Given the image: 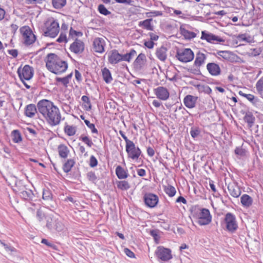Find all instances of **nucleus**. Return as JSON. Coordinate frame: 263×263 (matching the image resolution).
<instances>
[{
  "label": "nucleus",
  "instance_id": "e2e57ef3",
  "mask_svg": "<svg viewBox=\"0 0 263 263\" xmlns=\"http://www.w3.org/2000/svg\"><path fill=\"white\" fill-rule=\"evenodd\" d=\"M132 56V51H130L128 53L121 55L122 60L121 61H129Z\"/></svg>",
  "mask_w": 263,
  "mask_h": 263
},
{
  "label": "nucleus",
  "instance_id": "473e14b6",
  "mask_svg": "<svg viewBox=\"0 0 263 263\" xmlns=\"http://www.w3.org/2000/svg\"><path fill=\"white\" fill-rule=\"evenodd\" d=\"M77 128L73 125L66 124L64 127V132L68 136H72L76 134Z\"/></svg>",
  "mask_w": 263,
  "mask_h": 263
},
{
  "label": "nucleus",
  "instance_id": "603ef678",
  "mask_svg": "<svg viewBox=\"0 0 263 263\" xmlns=\"http://www.w3.org/2000/svg\"><path fill=\"white\" fill-rule=\"evenodd\" d=\"M141 154V151L139 148H136L133 143V159L138 158Z\"/></svg>",
  "mask_w": 263,
  "mask_h": 263
},
{
  "label": "nucleus",
  "instance_id": "864d4df0",
  "mask_svg": "<svg viewBox=\"0 0 263 263\" xmlns=\"http://www.w3.org/2000/svg\"><path fill=\"white\" fill-rule=\"evenodd\" d=\"M0 243L3 245V246H4L7 251L11 252H14L16 251V249L13 247L8 245L7 244L2 242L1 240Z\"/></svg>",
  "mask_w": 263,
  "mask_h": 263
},
{
  "label": "nucleus",
  "instance_id": "4d7b16f0",
  "mask_svg": "<svg viewBox=\"0 0 263 263\" xmlns=\"http://www.w3.org/2000/svg\"><path fill=\"white\" fill-rule=\"evenodd\" d=\"M87 176L88 180L92 182H95L97 179V177L95 173L92 172H88L87 174Z\"/></svg>",
  "mask_w": 263,
  "mask_h": 263
},
{
  "label": "nucleus",
  "instance_id": "8fccbe9b",
  "mask_svg": "<svg viewBox=\"0 0 263 263\" xmlns=\"http://www.w3.org/2000/svg\"><path fill=\"white\" fill-rule=\"evenodd\" d=\"M57 41L59 43H66L67 42V39L66 33L61 31L60 36L57 39Z\"/></svg>",
  "mask_w": 263,
  "mask_h": 263
},
{
  "label": "nucleus",
  "instance_id": "39448f33",
  "mask_svg": "<svg viewBox=\"0 0 263 263\" xmlns=\"http://www.w3.org/2000/svg\"><path fill=\"white\" fill-rule=\"evenodd\" d=\"M176 58L182 63L192 61L194 58V53L190 48H182L177 50Z\"/></svg>",
  "mask_w": 263,
  "mask_h": 263
},
{
  "label": "nucleus",
  "instance_id": "6ab92c4d",
  "mask_svg": "<svg viewBox=\"0 0 263 263\" xmlns=\"http://www.w3.org/2000/svg\"><path fill=\"white\" fill-rule=\"evenodd\" d=\"M84 49L83 42L79 40H76L70 46V50L74 53H81Z\"/></svg>",
  "mask_w": 263,
  "mask_h": 263
},
{
  "label": "nucleus",
  "instance_id": "2eb2a0df",
  "mask_svg": "<svg viewBox=\"0 0 263 263\" xmlns=\"http://www.w3.org/2000/svg\"><path fill=\"white\" fill-rule=\"evenodd\" d=\"M105 40L103 38L96 37L93 42V50L95 52L102 53L104 51Z\"/></svg>",
  "mask_w": 263,
  "mask_h": 263
},
{
  "label": "nucleus",
  "instance_id": "412c9836",
  "mask_svg": "<svg viewBox=\"0 0 263 263\" xmlns=\"http://www.w3.org/2000/svg\"><path fill=\"white\" fill-rule=\"evenodd\" d=\"M108 61L110 64H117L122 60L121 54L118 51L114 50L108 53Z\"/></svg>",
  "mask_w": 263,
  "mask_h": 263
},
{
  "label": "nucleus",
  "instance_id": "37998d69",
  "mask_svg": "<svg viewBox=\"0 0 263 263\" xmlns=\"http://www.w3.org/2000/svg\"><path fill=\"white\" fill-rule=\"evenodd\" d=\"M238 94L246 99H247L248 101L251 102H254V99L255 98V96L252 94H247L243 92L242 91H239L238 92Z\"/></svg>",
  "mask_w": 263,
  "mask_h": 263
},
{
  "label": "nucleus",
  "instance_id": "5fc2aeb1",
  "mask_svg": "<svg viewBox=\"0 0 263 263\" xmlns=\"http://www.w3.org/2000/svg\"><path fill=\"white\" fill-rule=\"evenodd\" d=\"M190 134L192 138H195L199 135L200 130L198 128H192Z\"/></svg>",
  "mask_w": 263,
  "mask_h": 263
},
{
  "label": "nucleus",
  "instance_id": "9b49d317",
  "mask_svg": "<svg viewBox=\"0 0 263 263\" xmlns=\"http://www.w3.org/2000/svg\"><path fill=\"white\" fill-rule=\"evenodd\" d=\"M171 250L163 246H159L156 251V254L158 258L163 261H168L172 258Z\"/></svg>",
  "mask_w": 263,
  "mask_h": 263
},
{
  "label": "nucleus",
  "instance_id": "58836bf2",
  "mask_svg": "<svg viewBox=\"0 0 263 263\" xmlns=\"http://www.w3.org/2000/svg\"><path fill=\"white\" fill-rule=\"evenodd\" d=\"M66 3V0H52V5L56 9L62 8L65 5Z\"/></svg>",
  "mask_w": 263,
  "mask_h": 263
},
{
  "label": "nucleus",
  "instance_id": "69168bd1",
  "mask_svg": "<svg viewBox=\"0 0 263 263\" xmlns=\"http://www.w3.org/2000/svg\"><path fill=\"white\" fill-rule=\"evenodd\" d=\"M147 153L148 155L150 157H153L155 155V151L151 147H148L147 148Z\"/></svg>",
  "mask_w": 263,
  "mask_h": 263
},
{
  "label": "nucleus",
  "instance_id": "3c124183",
  "mask_svg": "<svg viewBox=\"0 0 263 263\" xmlns=\"http://www.w3.org/2000/svg\"><path fill=\"white\" fill-rule=\"evenodd\" d=\"M52 198V194L48 190H44L43 192V199L44 200H49Z\"/></svg>",
  "mask_w": 263,
  "mask_h": 263
},
{
  "label": "nucleus",
  "instance_id": "f257e3e1",
  "mask_svg": "<svg viewBox=\"0 0 263 263\" xmlns=\"http://www.w3.org/2000/svg\"><path fill=\"white\" fill-rule=\"evenodd\" d=\"M37 108L50 125L54 126L60 123L61 115L60 110L53 102L46 99L42 100L37 103Z\"/></svg>",
  "mask_w": 263,
  "mask_h": 263
},
{
  "label": "nucleus",
  "instance_id": "c85d7f7f",
  "mask_svg": "<svg viewBox=\"0 0 263 263\" xmlns=\"http://www.w3.org/2000/svg\"><path fill=\"white\" fill-rule=\"evenodd\" d=\"M180 33L186 40H191L196 37V33L184 28L180 27Z\"/></svg>",
  "mask_w": 263,
  "mask_h": 263
},
{
  "label": "nucleus",
  "instance_id": "ea45409f",
  "mask_svg": "<svg viewBox=\"0 0 263 263\" xmlns=\"http://www.w3.org/2000/svg\"><path fill=\"white\" fill-rule=\"evenodd\" d=\"M256 88L260 95H263V76L261 77L256 84Z\"/></svg>",
  "mask_w": 263,
  "mask_h": 263
},
{
  "label": "nucleus",
  "instance_id": "b1692460",
  "mask_svg": "<svg viewBox=\"0 0 263 263\" xmlns=\"http://www.w3.org/2000/svg\"><path fill=\"white\" fill-rule=\"evenodd\" d=\"M252 198L248 194H243L240 197V202L243 207L250 208L253 204Z\"/></svg>",
  "mask_w": 263,
  "mask_h": 263
},
{
  "label": "nucleus",
  "instance_id": "6e6552de",
  "mask_svg": "<svg viewBox=\"0 0 263 263\" xmlns=\"http://www.w3.org/2000/svg\"><path fill=\"white\" fill-rule=\"evenodd\" d=\"M200 39L213 44L224 42V40L221 37L206 30L201 31Z\"/></svg>",
  "mask_w": 263,
  "mask_h": 263
},
{
  "label": "nucleus",
  "instance_id": "393cba45",
  "mask_svg": "<svg viewBox=\"0 0 263 263\" xmlns=\"http://www.w3.org/2000/svg\"><path fill=\"white\" fill-rule=\"evenodd\" d=\"M37 113L36 106L33 104L27 105L25 107V115L29 118H33Z\"/></svg>",
  "mask_w": 263,
  "mask_h": 263
},
{
  "label": "nucleus",
  "instance_id": "9d476101",
  "mask_svg": "<svg viewBox=\"0 0 263 263\" xmlns=\"http://www.w3.org/2000/svg\"><path fill=\"white\" fill-rule=\"evenodd\" d=\"M17 72L22 81L29 80L33 76V69L28 65H25L23 68H18Z\"/></svg>",
  "mask_w": 263,
  "mask_h": 263
},
{
  "label": "nucleus",
  "instance_id": "4468645a",
  "mask_svg": "<svg viewBox=\"0 0 263 263\" xmlns=\"http://www.w3.org/2000/svg\"><path fill=\"white\" fill-rule=\"evenodd\" d=\"M206 67L209 74L213 77L218 76L221 73V68L217 63L214 62L208 63Z\"/></svg>",
  "mask_w": 263,
  "mask_h": 263
},
{
  "label": "nucleus",
  "instance_id": "0e129e2a",
  "mask_svg": "<svg viewBox=\"0 0 263 263\" xmlns=\"http://www.w3.org/2000/svg\"><path fill=\"white\" fill-rule=\"evenodd\" d=\"M8 52L9 53V54L11 55L13 57V58H16L18 55V51L16 49L9 50H8Z\"/></svg>",
  "mask_w": 263,
  "mask_h": 263
},
{
  "label": "nucleus",
  "instance_id": "ddd939ff",
  "mask_svg": "<svg viewBox=\"0 0 263 263\" xmlns=\"http://www.w3.org/2000/svg\"><path fill=\"white\" fill-rule=\"evenodd\" d=\"M154 92L157 98L161 100H167L170 97L168 90L163 86H159L154 89Z\"/></svg>",
  "mask_w": 263,
  "mask_h": 263
},
{
  "label": "nucleus",
  "instance_id": "bf43d9fd",
  "mask_svg": "<svg viewBox=\"0 0 263 263\" xmlns=\"http://www.w3.org/2000/svg\"><path fill=\"white\" fill-rule=\"evenodd\" d=\"M146 14L148 17L157 16L162 15V13L161 11H152V12H147L146 13Z\"/></svg>",
  "mask_w": 263,
  "mask_h": 263
},
{
  "label": "nucleus",
  "instance_id": "a19ab883",
  "mask_svg": "<svg viewBox=\"0 0 263 263\" xmlns=\"http://www.w3.org/2000/svg\"><path fill=\"white\" fill-rule=\"evenodd\" d=\"M122 136L126 142V149L129 156L130 157V155H132V141L129 140L123 134H122Z\"/></svg>",
  "mask_w": 263,
  "mask_h": 263
},
{
  "label": "nucleus",
  "instance_id": "0eeeda50",
  "mask_svg": "<svg viewBox=\"0 0 263 263\" xmlns=\"http://www.w3.org/2000/svg\"><path fill=\"white\" fill-rule=\"evenodd\" d=\"M224 221L226 223V229L229 232L233 233L237 230L238 227L236 217L232 213H227Z\"/></svg>",
  "mask_w": 263,
  "mask_h": 263
},
{
  "label": "nucleus",
  "instance_id": "423d86ee",
  "mask_svg": "<svg viewBox=\"0 0 263 263\" xmlns=\"http://www.w3.org/2000/svg\"><path fill=\"white\" fill-rule=\"evenodd\" d=\"M22 35L23 43L26 45L33 44L36 40V37L29 27L25 26L20 28Z\"/></svg>",
  "mask_w": 263,
  "mask_h": 263
},
{
  "label": "nucleus",
  "instance_id": "4be33fe9",
  "mask_svg": "<svg viewBox=\"0 0 263 263\" xmlns=\"http://www.w3.org/2000/svg\"><path fill=\"white\" fill-rule=\"evenodd\" d=\"M167 49L164 46L158 48L156 51V57L161 61L164 62L167 59Z\"/></svg>",
  "mask_w": 263,
  "mask_h": 263
},
{
  "label": "nucleus",
  "instance_id": "cd10ccee",
  "mask_svg": "<svg viewBox=\"0 0 263 263\" xmlns=\"http://www.w3.org/2000/svg\"><path fill=\"white\" fill-rule=\"evenodd\" d=\"M235 44H237L238 43L241 42H245L246 43H250L251 42V37L250 35L245 34H239L237 35H235Z\"/></svg>",
  "mask_w": 263,
  "mask_h": 263
},
{
  "label": "nucleus",
  "instance_id": "7c9ffc66",
  "mask_svg": "<svg viewBox=\"0 0 263 263\" xmlns=\"http://www.w3.org/2000/svg\"><path fill=\"white\" fill-rule=\"evenodd\" d=\"M152 21V19H146L143 21H140L139 23V25L140 26H142L143 28L147 30L152 31L154 29L153 26L151 24V22Z\"/></svg>",
  "mask_w": 263,
  "mask_h": 263
},
{
  "label": "nucleus",
  "instance_id": "7ed1b4c3",
  "mask_svg": "<svg viewBox=\"0 0 263 263\" xmlns=\"http://www.w3.org/2000/svg\"><path fill=\"white\" fill-rule=\"evenodd\" d=\"M44 34L46 36L55 37L59 32V24L54 18L50 17L45 23Z\"/></svg>",
  "mask_w": 263,
  "mask_h": 263
},
{
  "label": "nucleus",
  "instance_id": "aec40b11",
  "mask_svg": "<svg viewBox=\"0 0 263 263\" xmlns=\"http://www.w3.org/2000/svg\"><path fill=\"white\" fill-rule=\"evenodd\" d=\"M146 63V58L144 54L140 53L134 62V68L137 70L141 69Z\"/></svg>",
  "mask_w": 263,
  "mask_h": 263
},
{
  "label": "nucleus",
  "instance_id": "a878e982",
  "mask_svg": "<svg viewBox=\"0 0 263 263\" xmlns=\"http://www.w3.org/2000/svg\"><path fill=\"white\" fill-rule=\"evenodd\" d=\"M217 56L221 57L223 60L230 61L235 56L232 52L227 50H219L216 53Z\"/></svg>",
  "mask_w": 263,
  "mask_h": 263
},
{
  "label": "nucleus",
  "instance_id": "f03ea898",
  "mask_svg": "<svg viewBox=\"0 0 263 263\" xmlns=\"http://www.w3.org/2000/svg\"><path fill=\"white\" fill-rule=\"evenodd\" d=\"M46 66L50 71L55 74L64 72L68 67L67 62L62 60L54 53H49L47 55Z\"/></svg>",
  "mask_w": 263,
  "mask_h": 263
},
{
  "label": "nucleus",
  "instance_id": "dca6fc26",
  "mask_svg": "<svg viewBox=\"0 0 263 263\" xmlns=\"http://www.w3.org/2000/svg\"><path fill=\"white\" fill-rule=\"evenodd\" d=\"M228 190L229 194L234 198H238L241 193V189L235 182H230L228 185Z\"/></svg>",
  "mask_w": 263,
  "mask_h": 263
},
{
  "label": "nucleus",
  "instance_id": "de8ad7c7",
  "mask_svg": "<svg viewBox=\"0 0 263 263\" xmlns=\"http://www.w3.org/2000/svg\"><path fill=\"white\" fill-rule=\"evenodd\" d=\"M98 10L101 14L104 15H107L111 13L103 4H100L98 6Z\"/></svg>",
  "mask_w": 263,
  "mask_h": 263
},
{
  "label": "nucleus",
  "instance_id": "79ce46f5",
  "mask_svg": "<svg viewBox=\"0 0 263 263\" xmlns=\"http://www.w3.org/2000/svg\"><path fill=\"white\" fill-rule=\"evenodd\" d=\"M117 186L122 190H126L130 187L129 183L126 181H120L117 182Z\"/></svg>",
  "mask_w": 263,
  "mask_h": 263
},
{
  "label": "nucleus",
  "instance_id": "a211bd4d",
  "mask_svg": "<svg viewBox=\"0 0 263 263\" xmlns=\"http://www.w3.org/2000/svg\"><path fill=\"white\" fill-rule=\"evenodd\" d=\"M207 58L206 54L201 51L196 53L195 59L194 62V66L196 67H200L205 63Z\"/></svg>",
  "mask_w": 263,
  "mask_h": 263
},
{
  "label": "nucleus",
  "instance_id": "a18cd8bd",
  "mask_svg": "<svg viewBox=\"0 0 263 263\" xmlns=\"http://www.w3.org/2000/svg\"><path fill=\"white\" fill-rule=\"evenodd\" d=\"M80 140H82L89 147H91L93 144L91 139H90L88 136H84L82 135L80 137Z\"/></svg>",
  "mask_w": 263,
  "mask_h": 263
},
{
  "label": "nucleus",
  "instance_id": "09e8293b",
  "mask_svg": "<svg viewBox=\"0 0 263 263\" xmlns=\"http://www.w3.org/2000/svg\"><path fill=\"white\" fill-rule=\"evenodd\" d=\"M84 122L87 127L91 130L92 133L98 134V132L97 128L95 127L94 124L91 123L88 120H84Z\"/></svg>",
  "mask_w": 263,
  "mask_h": 263
},
{
  "label": "nucleus",
  "instance_id": "5701e85b",
  "mask_svg": "<svg viewBox=\"0 0 263 263\" xmlns=\"http://www.w3.org/2000/svg\"><path fill=\"white\" fill-rule=\"evenodd\" d=\"M18 189L16 192H18L19 195L24 200H30L32 198L33 193L31 190L27 189Z\"/></svg>",
  "mask_w": 263,
  "mask_h": 263
},
{
  "label": "nucleus",
  "instance_id": "f704fd0d",
  "mask_svg": "<svg viewBox=\"0 0 263 263\" xmlns=\"http://www.w3.org/2000/svg\"><path fill=\"white\" fill-rule=\"evenodd\" d=\"M12 141L16 143H20L22 141V137L20 132L18 130H14L11 134Z\"/></svg>",
  "mask_w": 263,
  "mask_h": 263
},
{
  "label": "nucleus",
  "instance_id": "6e6d98bb",
  "mask_svg": "<svg viewBox=\"0 0 263 263\" xmlns=\"http://www.w3.org/2000/svg\"><path fill=\"white\" fill-rule=\"evenodd\" d=\"M56 81L58 82L61 83L64 86H67V84L69 83V81L67 80V78H57Z\"/></svg>",
  "mask_w": 263,
  "mask_h": 263
},
{
  "label": "nucleus",
  "instance_id": "13d9d810",
  "mask_svg": "<svg viewBox=\"0 0 263 263\" xmlns=\"http://www.w3.org/2000/svg\"><path fill=\"white\" fill-rule=\"evenodd\" d=\"M98 164V161L96 157L93 156H91L90 158V163L89 165L92 167H94L96 166Z\"/></svg>",
  "mask_w": 263,
  "mask_h": 263
},
{
  "label": "nucleus",
  "instance_id": "680f3d73",
  "mask_svg": "<svg viewBox=\"0 0 263 263\" xmlns=\"http://www.w3.org/2000/svg\"><path fill=\"white\" fill-rule=\"evenodd\" d=\"M144 45L148 49H152L154 46V43L152 41H146L144 43Z\"/></svg>",
  "mask_w": 263,
  "mask_h": 263
},
{
  "label": "nucleus",
  "instance_id": "c756f323",
  "mask_svg": "<svg viewBox=\"0 0 263 263\" xmlns=\"http://www.w3.org/2000/svg\"><path fill=\"white\" fill-rule=\"evenodd\" d=\"M163 190L165 194L170 197H174L176 193V190L175 187L169 184L167 185H163Z\"/></svg>",
  "mask_w": 263,
  "mask_h": 263
},
{
  "label": "nucleus",
  "instance_id": "e433bc0d",
  "mask_svg": "<svg viewBox=\"0 0 263 263\" xmlns=\"http://www.w3.org/2000/svg\"><path fill=\"white\" fill-rule=\"evenodd\" d=\"M102 76L104 80L107 83H110L112 80L109 70L106 68L102 69Z\"/></svg>",
  "mask_w": 263,
  "mask_h": 263
},
{
  "label": "nucleus",
  "instance_id": "338daca9",
  "mask_svg": "<svg viewBox=\"0 0 263 263\" xmlns=\"http://www.w3.org/2000/svg\"><path fill=\"white\" fill-rule=\"evenodd\" d=\"M209 185L212 192L214 193H216L217 192V190L214 184V182L213 180H210Z\"/></svg>",
  "mask_w": 263,
  "mask_h": 263
},
{
  "label": "nucleus",
  "instance_id": "1a4fd4ad",
  "mask_svg": "<svg viewBox=\"0 0 263 263\" xmlns=\"http://www.w3.org/2000/svg\"><path fill=\"white\" fill-rule=\"evenodd\" d=\"M212 219V216L208 209L202 208L200 210L197 221L200 226H205L210 224Z\"/></svg>",
  "mask_w": 263,
  "mask_h": 263
},
{
  "label": "nucleus",
  "instance_id": "f8f14e48",
  "mask_svg": "<svg viewBox=\"0 0 263 263\" xmlns=\"http://www.w3.org/2000/svg\"><path fill=\"white\" fill-rule=\"evenodd\" d=\"M144 201L147 206L153 208L157 206L159 202V197L156 194L146 193L144 196Z\"/></svg>",
  "mask_w": 263,
  "mask_h": 263
},
{
  "label": "nucleus",
  "instance_id": "f3484780",
  "mask_svg": "<svg viewBox=\"0 0 263 263\" xmlns=\"http://www.w3.org/2000/svg\"><path fill=\"white\" fill-rule=\"evenodd\" d=\"M198 97L188 95L183 99V103L187 108H193L196 106Z\"/></svg>",
  "mask_w": 263,
  "mask_h": 263
},
{
  "label": "nucleus",
  "instance_id": "49530a36",
  "mask_svg": "<svg viewBox=\"0 0 263 263\" xmlns=\"http://www.w3.org/2000/svg\"><path fill=\"white\" fill-rule=\"evenodd\" d=\"M81 100L85 103V107L87 108L86 110H90L91 109V105L89 98L86 96H83L82 97Z\"/></svg>",
  "mask_w": 263,
  "mask_h": 263
},
{
  "label": "nucleus",
  "instance_id": "774afa93",
  "mask_svg": "<svg viewBox=\"0 0 263 263\" xmlns=\"http://www.w3.org/2000/svg\"><path fill=\"white\" fill-rule=\"evenodd\" d=\"M176 202H182L183 204H186V200L182 196H179L176 200Z\"/></svg>",
  "mask_w": 263,
  "mask_h": 263
},
{
  "label": "nucleus",
  "instance_id": "bb28decb",
  "mask_svg": "<svg viewBox=\"0 0 263 263\" xmlns=\"http://www.w3.org/2000/svg\"><path fill=\"white\" fill-rule=\"evenodd\" d=\"M59 155L62 158H66L69 153V150L67 146L64 144H60L58 147Z\"/></svg>",
  "mask_w": 263,
  "mask_h": 263
},
{
  "label": "nucleus",
  "instance_id": "2f4dec72",
  "mask_svg": "<svg viewBox=\"0 0 263 263\" xmlns=\"http://www.w3.org/2000/svg\"><path fill=\"white\" fill-rule=\"evenodd\" d=\"M243 120L248 124V127H251L254 123L255 118L251 113L249 112L246 114Z\"/></svg>",
  "mask_w": 263,
  "mask_h": 263
},
{
  "label": "nucleus",
  "instance_id": "20e7f679",
  "mask_svg": "<svg viewBox=\"0 0 263 263\" xmlns=\"http://www.w3.org/2000/svg\"><path fill=\"white\" fill-rule=\"evenodd\" d=\"M36 218L41 223H46V227L50 231H53V227L56 222L57 218L51 214H45L41 210H38L36 212Z\"/></svg>",
  "mask_w": 263,
  "mask_h": 263
},
{
  "label": "nucleus",
  "instance_id": "052dcab7",
  "mask_svg": "<svg viewBox=\"0 0 263 263\" xmlns=\"http://www.w3.org/2000/svg\"><path fill=\"white\" fill-rule=\"evenodd\" d=\"M148 35L150 37L151 41L154 42L156 41L159 39V35L154 32H149Z\"/></svg>",
  "mask_w": 263,
  "mask_h": 263
},
{
  "label": "nucleus",
  "instance_id": "4c0bfd02",
  "mask_svg": "<svg viewBox=\"0 0 263 263\" xmlns=\"http://www.w3.org/2000/svg\"><path fill=\"white\" fill-rule=\"evenodd\" d=\"M116 173L119 179H124L127 177L126 172L121 166L119 165L116 167Z\"/></svg>",
  "mask_w": 263,
  "mask_h": 263
},
{
  "label": "nucleus",
  "instance_id": "c03bdc74",
  "mask_svg": "<svg viewBox=\"0 0 263 263\" xmlns=\"http://www.w3.org/2000/svg\"><path fill=\"white\" fill-rule=\"evenodd\" d=\"M150 235L153 236L155 242L158 244L159 243L160 236L158 234V230H152L149 232Z\"/></svg>",
  "mask_w": 263,
  "mask_h": 263
},
{
  "label": "nucleus",
  "instance_id": "72a5a7b5",
  "mask_svg": "<svg viewBox=\"0 0 263 263\" xmlns=\"http://www.w3.org/2000/svg\"><path fill=\"white\" fill-rule=\"evenodd\" d=\"M75 164V161L73 159H68L63 165V169L64 172H69L71 168Z\"/></svg>",
  "mask_w": 263,
  "mask_h": 263
},
{
  "label": "nucleus",
  "instance_id": "c9c22d12",
  "mask_svg": "<svg viewBox=\"0 0 263 263\" xmlns=\"http://www.w3.org/2000/svg\"><path fill=\"white\" fill-rule=\"evenodd\" d=\"M66 229L64 223L60 220L57 218L56 222L53 227V231L57 232H62Z\"/></svg>",
  "mask_w": 263,
  "mask_h": 263
}]
</instances>
